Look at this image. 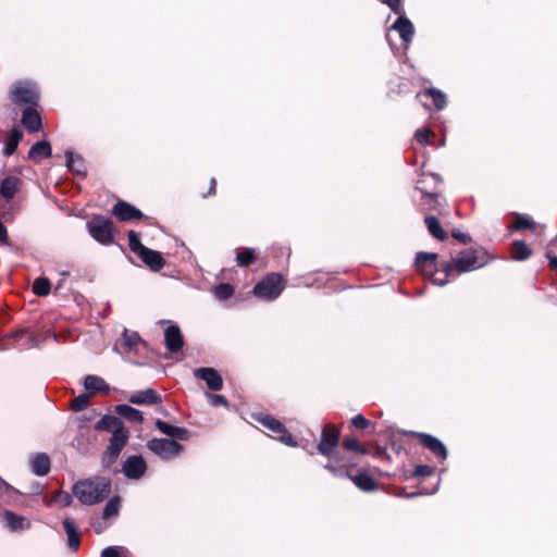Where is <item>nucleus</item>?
<instances>
[{
	"instance_id": "obj_1",
	"label": "nucleus",
	"mask_w": 557,
	"mask_h": 557,
	"mask_svg": "<svg viewBox=\"0 0 557 557\" xmlns=\"http://www.w3.org/2000/svg\"><path fill=\"white\" fill-rule=\"evenodd\" d=\"M111 491V483L104 478H94L77 482L73 494L84 505H94L102 502Z\"/></svg>"
},
{
	"instance_id": "obj_2",
	"label": "nucleus",
	"mask_w": 557,
	"mask_h": 557,
	"mask_svg": "<svg viewBox=\"0 0 557 557\" xmlns=\"http://www.w3.org/2000/svg\"><path fill=\"white\" fill-rule=\"evenodd\" d=\"M283 288L282 276L272 273L253 287V294L262 299L272 300L281 295Z\"/></svg>"
},
{
	"instance_id": "obj_3",
	"label": "nucleus",
	"mask_w": 557,
	"mask_h": 557,
	"mask_svg": "<svg viewBox=\"0 0 557 557\" xmlns=\"http://www.w3.org/2000/svg\"><path fill=\"white\" fill-rule=\"evenodd\" d=\"M479 267H481V263H479L475 251L466 250L461 252L459 257L454 259L451 262L447 263L444 267V271L446 273V276H449L455 271L458 273H462L474 270Z\"/></svg>"
},
{
	"instance_id": "obj_4",
	"label": "nucleus",
	"mask_w": 557,
	"mask_h": 557,
	"mask_svg": "<svg viewBox=\"0 0 557 557\" xmlns=\"http://www.w3.org/2000/svg\"><path fill=\"white\" fill-rule=\"evenodd\" d=\"M147 446L152 453L164 460H171L175 458L183 450V446L181 444L169 438L150 440Z\"/></svg>"
},
{
	"instance_id": "obj_5",
	"label": "nucleus",
	"mask_w": 557,
	"mask_h": 557,
	"mask_svg": "<svg viewBox=\"0 0 557 557\" xmlns=\"http://www.w3.org/2000/svg\"><path fill=\"white\" fill-rule=\"evenodd\" d=\"M88 231L92 238L102 245H108L113 240L112 223L103 216H95L87 223Z\"/></svg>"
},
{
	"instance_id": "obj_6",
	"label": "nucleus",
	"mask_w": 557,
	"mask_h": 557,
	"mask_svg": "<svg viewBox=\"0 0 557 557\" xmlns=\"http://www.w3.org/2000/svg\"><path fill=\"white\" fill-rule=\"evenodd\" d=\"M12 98L18 104H35L38 99V91L34 84L22 82L14 86Z\"/></svg>"
},
{
	"instance_id": "obj_7",
	"label": "nucleus",
	"mask_w": 557,
	"mask_h": 557,
	"mask_svg": "<svg viewBox=\"0 0 557 557\" xmlns=\"http://www.w3.org/2000/svg\"><path fill=\"white\" fill-rule=\"evenodd\" d=\"M258 421L265 428H268L270 431H272L274 434L277 435V440H280L282 443L288 445V446H296V443L294 442L290 434H288L286 428L276 419H274L271 416H261L258 418Z\"/></svg>"
},
{
	"instance_id": "obj_8",
	"label": "nucleus",
	"mask_w": 557,
	"mask_h": 557,
	"mask_svg": "<svg viewBox=\"0 0 557 557\" xmlns=\"http://www.w3.org/2000/svg\"><path fill=\"white\" fill-rule=\"evenodd\" d=\"M339 440V432L334 425H326L322 432L318 450L324 455L330 456L333 449L336 447Z\"/></svg>"
},
{
	"instance_id": "obj_9",
	"label": "nucleus",
	"mask_w": 557,
	"mask_h": 557,
	"mask_svg": "<svg viewBox=\"0 0 557 557\" xmlns=\"http://www.w3.org/2000/svg\"><path fill=\"white\" fill-rule=\"evenodd\" d=\"M196 377L203 380L211 391H220L223 380L220 373L213 368H199L194 371Z\"/></svg>"
},
{
	"instance_id": "obj_10",
	"label": "nucleus",
	"mask_w": 557,
	"mask_h": 557,
	"mask_svg": "<svg viewBox=\"0 0 557 557\" xmlns=\"http://www.w3.org/2000/svg\"><path fill=\"white\" fill-rule=\"evenodd\" d=\"M391 29H394L399 34L406 47L411 42L414 34V27L410 20L407 18L403 13L398 14V18L392 25Z\"/></svg>"
},
{
	"instance_id": "obj_11",
	"label": "nucleus",
	"mask_w": 557,
	"mask_h": 557,
	"mask_svg": "<svg viewBox=\"0 0 557 557\" xmlns=\"http://www.w3.org/2000/svg\"><path fill=\"white\" fill-rule=\"evenodd\" d=\"M123 471L128 479H140L146 471V462L139 456H132L124 462Z\"/></svg>"
},
{
	"instance_id": "obj_12",
	"label": "nucleus",
	"mask_w": 557,
	"mask_h": 557,
	"mask_svg": "<svg viewBox=\"0 0 557 557\" xmlns=\"http://www.w3.org/2000/svg\"><path fill=\"white\" fill-rule=\"evenodd\" d=\"M128 440V432L123 429L112 433L110 444L107 450V456L113 461L119 456Z\"/></svg>"
},
{
	"instance_id": "obj_13",
	"label": "nucleus",
	"mask_w": 557,
	"mask_h": 557,
	"mask_svg": "<svg viewBox=\"0 0 557 557\" xmlns=\"http://www.w3.org/2000/svg\"><path fill=\"white\" fill-rule=\"evenodd\" d=\"M3 519L7 528L12 532H20L30 528V522L27 518L16 515L13 511H4Z\"/></svg>"
},
{
	"instance_id": "obj_14",
	"label": "nucleus",
	"mask_w": 557,
	"mask_h": 557,
	"mask_svg": "<svg viewBox=\"0 0 557 557\" xmlns=\"http://www.w3.org/2000/svg\"><path fill=\"white\" fill-rule=\"evenodd\" d=\"M164 341L170 351L176 352L183 347V337L177 325H170L164 333Z\"/></svg>"
},
{
	"instance_id": "obj_15",
	"label": "nucleus",
	"mask_w": 557,
	"mask_h": 557,
	"mask_svg": "<svg viewBox=\"0 0 557 557\" xmlns=\"http://www.w3.org/2000/svg\"><path fill=\"white\" fill-rule=\"evenodd\" d=\"M129 401L136 405H153L161 401V396L156 391L148 388L132 394Z\"/></svg>"
},
{
	"instance_id": "obj_16",
	"label": "nucleus",
	"mask_w": 557,
	"mask_h": 557,
	"mask_svg": "<svg viewBox=\"0 0 557 557\" xmlns=\"http://www.w3.org/2000/svg\"><path fill=\"white\" fill-rule=\"evenodd\" d=\"M113 213L122 221L140 219L143 216V213L138 209L124 201H119L114 206Z\"/></svg>"
},
{
	"instance_id": "obj_17",
	"label": "nucleus",
	"mask_w": 557,
	"mask_h": 557,
	"mask_svg": "<svg viewBox=\"0 0 557 557\" xmlns=\"http://www.w3.org/2000/svg\"><path fill=\"white\" fill-rule=\"evenodd\" d=\"M156 426L165 435L172 438H178L181 441L188 440L189 433L184 428L171 425L162 420L156 421Z\"/></svg>"
},
{
	"instance_id": "obj_18",
	"label": "nucleus",
	"mask_w": 557,
	"mask_h": 557,
	"mask_svg": "<svg viewBox=\"0 0 557 557\" xmlns=\"http://www.w3.org/2000/svg\"><path fill=\"white\" fill-rule=\"evenodd\" d=\"M421 443L428 447L433 454L442 459H446L447 449L436 437L429 434H420L419 435Z\"/></svg>"
},
{
	"instance_id": "obj_19",
	"label": "nucleus",
	"mask_w": 557,
	"mask_h": 557,
	"mask_svg": "<svg viewBox=\"0 0 557 557\" xmlns=\"http://www.w3.org/2000/svg\"><path fill=\"white\" fill-rule=\"evenodd\" d=\"M63 527L67 535V545L71 549L76 550L81 544V534L71 518L63 519Z\"/></svg>"
},
{
	"instance_id": "obj_20",
	"label": "nucleus",
	"mask_w": 557,
	"mask_h": 557,
	"mask_svg": "<svg viewBox=\"0 0 557 557\" xmlns=\"http://www.w3.org/2000/svg\"><path fill=\"white\" fill-rule=\"evenodd\" d=\"M22 123L30 132H37L41 127V119L36 110L28 107L23 111Z\"/></svg>"
},
{
	"instance_id": "obj_21",
	"label": "nucleus",
	"mask_w": 557,
	"mask_h": 557,
	"mask_svg": "<svg viewBox=\"0 0 557 557\" xmlns=\"http://www.w3.org/2000/svg\"><path fill=\"white\" fill-rule=\"evenodd\" d=\"M139 258L153 271H159L164 265V259L160 252L149 248L144 250V252L139 255Z\"/></svg>"
},
{
	"instance_id": "obj_22",
	"label": "nucleus",
	"mask_w": 557,
	"mask_h": 557,
	"mask_svg": "<svg viewBox=\"0 0 557 557\" xmlns=\"http://www.w3.org/2000/svg\"><path fill=\"white\" fill-rule=\"evenodd\" d=\"M51 156V146L48 141L41 140L36 143L28 151V158L39 162L42 158Z\"/></svg>"
},
{
	"instance_id": "obj_23",
	"label": "nucleus",
	"mask_w": 557,
	"mask_h": 557,
	"mask_svg": "<svg viewBox=\"0 0 557 557\" xmlns=\"http://www.w3.org/2000/svg\"><path fill=\"white\" fill-rule=\"evenodd\" d=\"M349 478L361 491L373 492L377 488L375 481L364 472L358 473L356 475H349Z\"/></svg>"
},
{
	"instance_id": "obj_24",
	"label": "nucleus",
	"mask_w": 557,
	"mask_h": 557,
	"mask_svg": "<svg viewBox=\"0 0 557 557\" xmlns=\"http://www.w3.org/2000/svg\"><path fill=\"white\" fill-rule=\"evenodd\" d=\"M32 471L37 475H46L50 470V460L45 454H37L30 461Z\"/></svg>"
},
{
	"instance_id": "obj_25",
	"label": "nucleus",
	"mask_w": 557,
	"mask_h": 557,
	"mask_svg": "<svg viewBox=\"0 0 557 557\" xmlns=\"http://www.w3.org/2000/svg\"><path fill=\"white\" fill-rule=\"evenodd\" d=\"M96 429L107 430L111 433H114V432L123 430L124 426H123L122 421L119 418L113 417V416H106L97 422Z\"/></svg>"
},
{
	"instance_id": "obj_26",
	"label": "nucleus",
	"mask_w": 557,
	"mask_h": 557,
	"mask_svg": "<svg viewBox=\"0 0 557 557\" xmlns=\"http://www.w3.org/2000/svg\"><path fill=\"white\" fill-rule=\"evenodd\" d=\"M437 255L433 252H419L416 258L417 268L423 272H431L434 267Z\"/></svg>"
},
{
	"instance_id": "obj_27",
	"label": "nucleus",
	"mask_w": 557,
	"mask_h": 557,
	"mask_svg": "<svg viewBox=\"0 0 557 557\" xmlns=\"http://www.w3.org/2000/svg\"><path fill=\"white\" fill-rule=\"evenodd\" d=\"M84 387L90 393L109 391V386L104 380L97 375H87L84 380Z\"/></svg>"
},
{
	"instance_id": "obj_28",
	"label": "nucleus",
	"mask_w": 557,
	"mask_h": 557,
	"mask_svg": "<svg viewBox=\"0 0 557 557\" xmlns=\"http://www.w3.org/2000/svg\"><path fill=\"white\" fill-rule=\"evenodd\" d=\"M116 412L122 416L123 418H125L126 420L131 421V422H135V423H140L143 421V413L128 406V405H119L116 406Z\"/></svg>"
},
{
	"instance_id": "obj_29",
	"label": "nucleus",
	"mask_w": 557,
	"mask_h": 557,
	"mask_svg": "<svg viewBox=\"0 0 557 557\" xmlns=\"http://www.w3.org/2000/svg\"><path fill=\"white\" fill-rule=\"evenodd\" d=\"M18 187H20V180L14 176H9L3 180L1 187H0V193L5 198H12L18 190Z\"/></svg>"
},
{
	"instance_id": "obj_30",
	"label": "nucleus",
	"mask_w": 557,
	"mask_h": 557,
	"mask_svg": "<svg viewBox=\"0 0 557 557\" xmlns=\"http://www.w3.org/2000/svg\"><path fill=\"white\" fill-rule=\"evenodd\" d=\"M65 157H66V166L69 170H71L77 174L84 173V171H85L84 161L79 156L74 154L71 151H66Z\"/></svg>"
},
{
	"instance_id": "obj_31",
	"label": "nucleus",
	"mask_w": 557,
	"mask_h": 557,
	"mask_svg": "<svg viewBox=\"0 0 557 557\" xmlns=\"http://www.w3.org/2000/svg\"><path fill=\"white\" fill-rule=\"evenodd\" d=\"M21 139H22V133L18 129H13L10 133V135L5 141V147H4L3 153L5 156L13 154L15 152Z\"/></svg>"
},
{
	"instance_id": "obj_32",
	"label": "nucleus",
	"mask_w": 557,
	"mask_h": 557,
	"mask_svg": "<svg viewBox=\"0 0 557 557\" xmlns=\"http://www.w3.org/2000/svg\"><path fill=\"white\" fill-rule=\"evenodd\" d=\"M425 224L428 226L429 232L437 239L444 240L446 238V233L442 228L438 220L435 216H426Z\"/></svg>"
},
{
	"instance_id": "obj_33",
	"label": "nucleus",
	"mask_w": 557,
	"mask_h": 557,
	"mask_svg": "<svg viewBox=\"0 0 557 557\" xmlns=\"http://www.w3.org/2000/svg\"><path fill=\"white\" fill-rule=\"evenodd\" d=\"M419 96H426L433 99L434 106L442 110L446 106V96L438 89L429 88L423 94Z\"/></svg>"
},
{
	"instance_id": "obj_34",
	"label": "nucleus",
	"mask_w": 557,
	"mask_h": 557,
	"mask_svg": "<svg viewBox=\"0 0 557 557\" xmlns=\"http://www.w3.org/2000/svg\"><path fill=\"white\" fill-rule=\"evenodd\" d=\"M33 292L37 296H47L50 293V282L46 277L35 280L33 284Z\"/></svg>"
},
{
	"instance_id": "obj_35",
	"label": "nucleus",
	"mask_w": 557,
	"mask_h": 557,
	"mask_svg": "<svg viewBox=\"0 0 557 557\" xmlns=\"http://www.w3.org/2000/svg\"><path fill=\"white\" fill-rule=\"evenodd\" d=\"M255 259H256L255 250L250 249V248H247V249H244L243 251L237 252V256H236L237 264L240 267L249 265L250 263H252L255 261Z\"/></svg>"
},
{
	"instance_id": "obj_36",
	"label": "nucleus",
	"mask_w": 557,
	"mask_h": 557,
	"mask_svg": "<svg viewBox=\"0 0 557 557\" xmlns=\"http://www.w3.org/2000/svg\"><path fill=\"white\" fill-rule=\"evenodd\" d=\"M128 245H129L131 250L138 256L141 252H144V250L147 249V247H145L140 243L138 235L134 231L128 232Z\"/></svg>"
},
{
	"instance_id": "obj_37",
	"label": "nucleus",
	"mask_w": 557,
	"mask_h": 557,
	"mask_svg": "<svg viewBox=\"0 0 557 557\" xmlns=\"http://www.w3.org/2000/svg\"><path fill=\"white\" fill-rule=\"evenodd\" d=\"M140 343V337L136 332H129L127 330L123 333V344L128 349H134Z\"/></svg>"
},
{
	"instance_id": "obj_38",
	"label": "nucleus",
	"mask_w": 557,
	"mask_h": 557,
	"mask_svg": "<svg viewBox=\"0 0 557 557\" xmlns=\"http://www.w3.org/2000/svg\"><path fill=\"white\" fill-rule=\"evenodd\" d=\"M119 509H120V500H119V498L114 497L107 503V505L103 509V517L104 518L114 517L117 515Z\"/></svg>"
},
{
	"instance_id": "obj_39",
	"label": "nucleus",
	"mask_w": 557,
	"mask_h": 557,
	"mask_svg": "<svg viewBox=\"0 0 557 557\" xmlns=\"http://www.w3.org/2000/svg\"><path fill=\"white\" fill-rule=\"evenodd\" d=\"M233 293L234 289L230 284H220L214 288V295L221 300L227 299Z\"/></svg>"
},
{
	"instance_id": "obj_40",
	"label": "nucleus",
	"mask_w": 557,
	"mask_h": 557,
	"mask_svg": "<svg viewBox=\"0 0 557 557\" xmlns=\"http://www.w3.org/2000/svg\"><path fill=\"white\" fill-rule=\"evenodd\" d=\"M89 397L86 394H82L72 400V409L74 411H82L88 407Z\"/></svg>"
},
{
	"instance_id": "obj_41",
	"label": "nucleus",
	"mask_w": 557,
	"mask_h": 557,
	"mask_svg": "<svg viewBox=\"0 0 557 557\" xmlns=\"http://www.w3.org/2000/svg\"><path fill=\"white\" fill-rule=\"evenodd\" d=\"M344 447L348 450H354L359 454H367V449L359 444V442L354 437H346L344 440Z\"/></svg>"
},
{
	"instance_id": "obj_42",
	"label": "nucleus",
	"mask_w": 557,
	"mask_h": 557,
	"mask_svg": "<svg viewBox=\"0 0 557 557\" xmlns=\"http://www.w3.org/2000/svg\"><path fill=\"white\" fill-rule=\"evenodd\" d=\"M206 396H207L208 400L210 401V404L214 407L227 405V400L222 395L207 393Z\"/></svg>"
},
{
	"instance_id": "obj_43",
	"label": "nucleus",
	"mask_w": 557,
	"mask_h": 557,
	"mask_svg": "<svg viewBox=\"0 0 557 557\" xmlns=\"http://www.w3.org/2000/svg\"><path fill=\"white\" fill-rule=\"evenodd\" d=\"M54 502L63 507L70 506L72 503V495L66 492H59L54 496Z\"/></svg>"
},
{
	"instance_id": "obj_44",
	"label": "nucleus",
	"mask_w": 557,
	"mask_h": 557,
	"mask_svg": "<svg viewBox=\"0 0 557 557\" xmlns=\"http://www.w3.org/2000/svg\"><path fill=\"white\" fill-rule=\"evenodd\" d=\"M384 4L388 5V8L395 13L400 14L404 13V9L401 5L403 0H380Z\"/></svg>"
},
{
	"instance_id": "obj_45",
	"label": "nucleus",
	"mask_w": 557,
	"mask_h": 557,
	"mask_svg": "<svg viewBox=\"0 0 557 557\" xmlns=\"http://www.w3.org/2000/svg\"><path fill=\"white\" fill-rule=\"evenodd\" d=\"M123 550H124L123 547L110 546V547L104 548L101 552V557H121V554Z\"/></svg>"
},
{
	"instance_id": "obj_46",
	"label": "nucleus",
	"mask_w": 557,
	"mask_h": 557,
	"mask_svg": "<svg viewBox=\"0 0 557 557\" xmlns=\"http://www.w3.org/2000/svg\"><path fill=\"white\" fill-rule=\"evenodd\" d=\"M511 257L518 261L522 260V242L516 240L512 244Z\"/></svg>"
},
{
	"instance_id": "obj_47",
	"label": "nucleus",
	"mask_w": 557,
	"mask_h": 557,
	"mask_svg": "<svg viewBox=\"0 0 557 557\" xmlns=\"http://www.w3.org/2000/svg\"><path fill=\"white\" fill-rule=\"evenodd\" d=\"M430 134H431V131L429 128H420V129H417V132L414 133V138L420 144H428V137Z\"/></svg>"
},
{
	"instance_id": "obj_48",
	"label": "nucleus",
	"mask_w": 557,
	"mask_h": 557,
	"mask_svg": "<svg viewBox=\"0 0 557 557\" xmlns=\"http://www.w3.org/2000/svg\"><path fill=\"white\" fill-rule=\"evenodd\" d=\"M351 423L359 429H366L369 425V420H367L362 414H357L352 418Z\"/></svg>"
},
{
	"instance_id": "obj_49",
	"label": "nucleus",
	"mask_w": 557,
	"mask_h": 557,
	"mask_svg": "<svg viewBox=\"0 0 557 557\" xmlns=\"http://www.w3.org/2000/svg\"><path fill=\"white\" fill-rule=\"evenodd\" d=\"M432 472H433V469L429 466H418L414 469V475H417V476L430 475V474H432Z\"/></svg>"
},
{
	"instance_id": "obj_50",
	"label": "nucleus",
	"mask_w": 557,
	"mask_h": 557,
	"mask_svg": "<svg viewBox=\"0 0 557 557\" xmlns=\"http://www.w3.org/2000/svg\"><path fill=\"white\" fill-rule=\"evenodd\" d=\"M546 256L549 260V267L552 270L554 271H557V257L556 256H553V251L552 250H548L546 252Z\"/></svg>"
},
{
	"instance_id": "obj_51",
	"label": "nucleus",
	"mask_w": 557,
	"mask_h": 557,
	"mask_svg": "<svg viewBox=\"0 0 557 557\" xmlns=\"http://www.w3.org/2000/svg\"><path fill=\"white\" fill-rule=\"evenodd\" d=\"M522 227V215L517 214L513 223L511 224L512 230H520Z\"/></svg>"
},
{
	"instance_id": "obj_52",
	"label": "nucleus",
	"mask_w": 557,
	"mask_h": 557,
	"mask_svg": "<svg viewBox=\"0 0 557 557\" xmlns=\"http://www.w3.org/2000/svg\"><path fill=\"white\" fill-rule=\"evenodd\" d=\"M8 240V234L5 226L0 222V242L7 243Z\"/></svg>"
},
{
	"instance_id": "obj_53",
	"label": "nucleus",
	"mask_w": 557,
	"mask_h": 557,
	"mask_svg": "<svg viewBox=\"0 0 557 557\" xmlns=\"http://www.w3.org/2000/svg\"><path fill=\"white\" fill-rule=\"evenodd\" d=\"M534 223L530 218L524 216V230L527 228H533Z\"/></svg>"
},
{
	"instance_id": "obj_54",
	"label": "nucleus",
	"mask_w": 557,
	"mask_h": 557,
	"mask_svg": "<svg viewBox=\"0 0 557 557\" xmlns=\"http://www.w3.org/2000/svg\"><path fill=\"white\" fill-rule=\"evenodd\" d=\"M215 185H216V181L214 178H212L211 183H210L209 194H214L215 193Z\"/></svg>"
},
{
	"instance_id": "obj_55",
	"label": "nucleus",
	"mask_w": 557,
	"mask_h": 557,
	"mask_svg": "<svg viewBox=\"0 0 557 557\" xmlns=\"http://www.w3.org/2000/svg\"><path fill=\"white\" fill-rule=\"evenodd\" d=\"M433 283L438 286H444L447 283V280L433 278Z\"/></svg>"
},
{
	"instance_id": "obj_56",
	"label": "nucleus",
	"mask_w": 557,
	"mask_h": 557,
	"mask_svg": "<svg viewBox=\"0 0 557 557\" xmlns=\"http://www.w3.org/2000/svg\"><path fill=\"white\" fill-rule=\"evenodd\" d=\"M454 236L458 239H461L462 242H466L468 239V236L465 234H454Z\"/></svg>"
},
{
	"instance_id": "obj_57",
	"label": "nucleus",
	"mask_w": 557,
	"mask_h": 557,
	"mask_svg": "<svg viewBox=\"0 0 557 557\" xmlns=\"http://www.w3.org/2000/svg\"><path fill=\"white\" fill-rule=\"evenodd\" d=\"M418 189L424 193L430 199H433L435 197V194H428L424 191V189L421 186H418Z\"/></svg>"
},
{
	"instance_id": "obj_58",
	"label": "nucleus",
	"mask_w": 557,
	"mask_h": 557,
	"mask_svg": "<svg viewBox=\"0 0 557 557\" xmlns=\"http://www.w3.org/2000/svg\"><path fill=\"white\" fill-rule=\"evenodd\" d=\"M7 488L5 482L0 478V493Z\"/></svg>"
},
{
	"instance_id": "obj_59",
	"label": "nucleus",
	"mask_w": 557,
	"mask_h": 557,
	"mask_svg": "<svg viewBox=\"0 0 557 557\" xmlns=\"http://www.w3.org/2000/svg\"><path fill=\"white\" fill-rule=\"evenodd\" d=\"M530 255H531V250L524 245V252H523L524 259H527Z\"/></svg>"
},
{
	"instance_id": "obj_60",
	"label": "nucleus",
	"mask_w": 557,
	"mask_h": 557,
	"mask_svg": "<svg viewBox=\"0 0 557 557\" xmlns=\"http://www.w3.org/2000/svg\"><path fill=\"white\" fill-rule=\"evenodd\" d=\"M325 468H326L327 470H330L331 472H333V473H335V472H336L335 467H333L332 465H326V466H325Z\"/></svg>"
},
{
	"instance_id": "obj_61",
	"label": "nucleus",
	"mask_w": 557,
	"mask_h": 557,
	"mask_svg": "<svg viewBox=\"0 0 557 557\" xmlns=\"http://www.w3.org/2000/svg\"><path fill=\"white\" fill-rule=\"evenodd\" d=\"M24 333L25 332L23 330H21V331H17L16 333H14L13 336H16V337L22 336V335H24Z\"/></svg>"
},
{
	"instance_id": "obj_62",
	"label": "nucleus",
	"mask_w": 557,
	"mask_h": 557,
	"mask_svg": "<svg viewBox=\"0 0 557 557\" xmlns=\"http://www.w3.org/2000/svg\"><path fill=\"white\" fill-rule=\"evenodd\" d=\"M30 341H32V343H33V344H32L33 346H37V345H38L37 341H36L34 337H30Z\"/></svg>"
},
{
	"instance_id": "obj_63",
	"label": "nucleus",
	"mask_w": 557,
	"mask_h": 557,
	"mask_svg": "<svg viewBox=\"0 0 557 557\" xmlns=\"http://www.w3.org/2000/svg\"><path fill=\"white\" fill-rule=\"evenodd\" d=\"M553 245L557 246V236H556V239L554 240Z\"/></svg>"
}]
</instances>
